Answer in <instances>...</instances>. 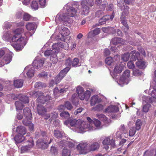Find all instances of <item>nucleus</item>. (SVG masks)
I'll return each mask as SVG.
<instances>
[{
    "label": "nucleus",
    "mask_w": 156,
    "mask_h": 156,
    "mask_svg": "<svg viewBox=\"0 0 156 156\" xmlns=\"http://www.w3.org/2000/svg\"><path fill=\"white\" fill-rule=\"evenodd\" d=\"M44 85L42 82H36L34 85L35 88H41L43 87Z\"/></svg>",
    "instance_id": "obj_56"
},
{
    "label": "nucleus",
    "mask_w": 156,
    "mask_h": 156,
    "mask_svg": "<svg viewBox=\"0 0 156 156\" xmlns=\"http://www.w3.org/2000/svg\"><path fill=\"white\" fill-rule=\"evenodd\" d=\"M51 117L50 118V120L51 121L52 120L56 118L58 116V114L55 112H53L51 113L50 115Z\"/></svg>",
    "instance_id": "obj_54"
},
{
    "label": "nucleus",
    "mask_w": 156,
    "mask_h": 156,
    "mask_svg": "<svg viewBox=\"0 0 156 156\" xmlns=\"http://www.w3.org/2000/svg\"><path fill=\"white\" fill-rule=\"evenodd\" d=\"M54 136L57 138H61L62 137L61 133L58 130H54Z\"/></svg>",
    "instance_id": "obj_44"
},
{
    "label": "nucleus",
    "mask_w": 156,
    "mask_h": 156,
    "mask_svg": "<svg viewBox=\"0 0 156 156\" xmlns=\"http://www.w3.org/2000/svg\"><path fill=\"white\" fill-rule=\"evenodd\" d=\"M70 68L67 67L62 70L55 77V84H58L66 76L67 72L69 70Z\"/></svg>",
    "instance_id": "obj_5"
},
{
    "label": "nucleus",
    "mask_w": 156,
    "mask_h": 156,
    "mask_svg": "<svg viewBox=\"0 0 156 156\" xmlns=\"http://www.w3.org/2000/svg\"><path fill=\"white\" fill-rule=\"evenodd\" d=\"M27 29L29 30H31L34 29L35 24L34 23H29L26 25Z\"/></svg>",
    "instance_id": "obj_35"
},
{
    "label": "nucleus",
    "mask_w": 156,
    "mask_h": 156,
    "mask_svg": "<svg viewBox=\"0 0 156 156\" xmlns=\"http://www.w3.org/2000/svg\"><path fill=\"white\" fill-rule=\"evenodd\" d=\"M84 89L82 87L78 86L77 87L76 92L78 95L84 92Z\"/></svg>",
    "instance_id": "obj_57"
},
{
    "label": "nucleus",
    "mask_w": 156,
    "mask_h": 156,
    "mask_svg": "<svg viewBox=\"0 0 156 156\" xmlns=\"http://www.w3.org/2000/svg\"><path fill=\"white\" fill-rule=\"evenodd\" d=\"M16 43V44L20 47H24L27 42V37L20 36L19 37L16 38L15 41H12Z\"/></svg>",
    "instance_id": "obj_6"
},
{
    "label": "nucleus",
    "mask_w": 156,
    "mask_h": 156,
    "mask_svg": "<svg viewBox=\"0 0 156 156\" xmlns=\"http://www.w3.org/2000/svg\"><path fill=\"white\" fill-rule=\"evenodd\" d=\"M88 144L87 142H82L77 146L76 149L80 154H85L89 152Z\"/></svg>",
    "instance_id": "obj_4"
},
{
    "label": "nucleus",
    "mask_w": 156,
    "mask_h": 156,
    "mask_svg": "<svg viewBox=\"0 0 156 156\" xmlns=\"http://www.w3.org/2000/svg\"><path fill=\"white\" fill-rule=\"evenodd\" d=\"M57 52L53 53L52 55H51L50 57V60L53 63H55L58 61V59L56 55Z\"/></svg>",
    "instance_id": "obj_34"
},
{
    "label": "nucleus",
    "mask_w": 156,
    "mask_h": 156,
    "mask_svg": "<svg viewBox=\"0 0 156 156\" xmlns=\"http://www.w3.org/2000/svg\"><path fill=\"white\" fill-rule=\"evenodd\" d=\"M114 16L112 15H106L105 16H103L99 20V22H102V20H105L106 21L110 19L112 20Z\"/></svg>",
    "instance_id": "obj_25"
},
{
    "label": "nucleus",
    "mask_w": 156,
    "mask_h": 156,
    "mask_svg": "<svg viewBox=\"0 0 156 156\" xmlns=\"http://www.w3.org/2000/svg\"><path fill=\"white\" fill-rule=\"evenodd\" d=\"M37 110L38 114L41 115H44L47 112V109L42 105L39 104L37 106Z\"/></svg>",
    "instance_id": "obj_12"
},
{
    "label": "nucleus",
    "mask_w": 156,
    "mask_h": 156,
    "mask_svg": "<svg viewBox=\"0 0 156 156\" xmlns=\"http://www.w3.org/2000/svg\"><path fill=\"white\" fill-rule=\"evenodd\" d=\"M100 147L99 143L97 142H93L88 146L89 152L98 151Z\"/></svg>",
    "instance_id": "obj_8"
},
{
    "label": "nucleus",
    "mask_w": 156,
    "mask_h": 156,
    "mask_svg": "<svg viewBox=\"0 0 156 156\" xmlns=\"http://www.w3.org/2000/svg\"><path fill=\"white\" fill-rule=\"evenodd\" d=\"M104 15V13L103 11L99 10L96 12L95 16L97 17H100L103 16Z\"/></svg>",
    "instance_id": "obj_53"
},
{
    "label": "nucleus",
    "mask_w": 156,
    "mask_h": 156,
    "mask_svg": "<svg viewBox=\"0 0 156 156\" xmlns=\"http://www.w3.org/2000/svg\"><path fill=\"white\" fill-rule=\"evenodd\" d=\"M64 105L65 108L68 110H71L73 108V106L68 101H66L64 102Z\"/></svg>",
    "instance_id": "obj_41"
},
{
    "label": "nucleus",
    "mask_w": 156,
    "mask_h": 156,
    "mask_svg": "<svg viewBox=\"0 0 156 156\" xmlns=\"http://www.w3.org/2000/svg\"><path fill=\"white\" fill-rule=\"evenodd\" d=\"M70 17L69 14H68L67 13H66V14L62 16V19L63 21L70 22H71V21H70Z\"/></svg>",
    "instance_id": "obj_33"
},
{
    "label": "nucleus",
    "mask_w": 156,
    "mask_h": 156,
    "mask_svg": "<svg viewBox=\"0 0 156 156\" xmlns=\"http://www.w3.org/2000/svg\"><path fill=\"white\" fill-rule=\"evenodd\" d=\"M24 116L28 119H32V114L31 110L29 108L26 107L23 110Z\"/></svg>",
    "instance_id": "obj_18"
},
{
    "label": "nucleus",
    "mask_w": 156,
    "mask_h": 156,
    "mask_svg": "<svg viewBox=\"0 0 156 156\" xmlns=\"http://www.w3.org/2000/svg\"><path fill=\"white\" fill-rule=\"evenodd\" d=\"M98 117L101 121L105 122L108 120V118L106 116L103 114H100L98 115Z\"/></svg>",
    "instance_id": "obj_42"
},
{
    "label": "nucleus",
    "mask_w": 156,
    "mask_h": 156,
    "mask_svg": "<svg viewBox=\"0 0 156 156\" xmlns=\"http://www.w3.org/2000/svg\"><path fill=\"white\" fill-rule=\"evenodd\" d=\"M39 2L41 7V8H44L46 6V0H39Z\"/></svg>",
    "instance_id": "obj_62"
},
{
    "label": "nucleus",
    "mask_w": 156,
    "mask_h": 156,
    "mask_svg": "<svg viewBox=\"0 0 156 156\" xmlns=\"http://www.w3.org/2000/svg\"><path fill=\"white\" fill-rule=\"evenodd\" d=\"M82 14L84 16L88 15L90 12V8L89 7H82Z\"/></svg>",
    "instance_id": "obj_32"
},
{
    "label": "nucleus",
    "mask_w": 156,
    "mask_h": 156,
    "mask_svg": "<svg viewBox=\"0 0 156 156\" xmlns=\"http://www.w3.org/2000/svg\"><path fill=\"white\" fill-rule=\"evenodd\" d=\"M25 117L26 118L23 120L22 122L24 125L27 126L29 125V124L31 123V120L32 119H28L27 117Z\"/></svg>",
    "instance_id": "obj_45"
},
{
    "label": "nucleus",
    "mask_w": 156,
    "mask_h": 156,
    "mask_svg": "<svg viewBox=\"0 0 156 156\" xmlns=\"http://www.w3.org/2000/svg\"><path fill=\"white\" fill-rule=\"evenodd\" d=\"M94 0H83L81 1L82 7H92L94 5Z\"/></svg>",
    "instance_id": "obj_13"
},
{
    "label": "nucleus",
    "mask_w": 156,
    "mask_h": 156,
    "mask_svg": "<svg viewBox=\"0 0 156 156\" xmlns=\"http://www.w3.org/2000/svg\"><path fill=\"white\" fill-rule=\"evenodd\" d=\"M142 126L141 121L140 119H137L136 123V130H139L141 128Z\"/></svg>",
    "instance_id": "obj_40"
},
{
    "label": "nucleus",
    "mask_w": 156,
    "mask_h": 156,
    "mask_svg": "<svg viewBox=\"0 0 156 156\" xmlns=\"http://www.w3.org/2000/svg\"><path fill=\"white\" fill-rule=\"evenodd\" d=\"M111 42L113 44L116 45L119 44H121V45H124V42L123 40L118 37H115L113 38L111 41Z\"/></svg>",
    "instance_id": "obj_19"
},
{
    "label": "nucleus",
    "mask_w": 156,
    "mask_h": 156,
    "mask_svg": "<svg viewBox=\"0 0 156 156\" xmlns=\"http://www.w3.org/2000/svg\"><path fill=\"white\" fill-rule=\"evenodd\" d=\"M15 105L16 109L17 110H22L24 107L22 103L19 101H17L15 102Z\"/></svg>",
    "instance_id": "obj_28"
},
{
    "label": "nucleus",
    "mask_w": 156,
    "mask_h": 156,
    "mask_svg": "<svg viewBox=\"0 0 156 156\" xmlns=\"http://www.w3.org/2000/svg\"><path fill=\"white\" fill-rule=\"evenodd\" d=\"M43 94V93L39 92H37L34 93L36 97H38L37 101L38 103L44 104L46 102L51 99L52 98L50 95H47L46 96H44Z\"/></svg>",
    "instance_id": "obj_3"
},
{
    "label": "nucleus",
    "mask_w": 156,
    "mask_h": 156,
    "mask_svg": "<svg viewBox=\"0 0 156 156\" xmlns=\"http://www.w3.org/2000/svg\"><path fill=\"white\" fill-rule=\"evenodd\" d=\"M96 111H101L103 109V106L101 104H99L94 108Z\"/></svg>",
    "instance_id": "obj_55"
},
{
    "label": "nucleus",
    "mask_w": 156,
    "mask_h": 156,
    "mask_svg": "<svg viewBox=\"0 0 156 156\" xmlns=\"http://www.w3.org/2000/svg\"><path fill=\"white\" fill-rule=\"evenodd\" d=\"M51 153L54 155H56L58 154V150L56 147L54 146H51L50 149Z\"/></svg>",
    "instance_id": "obj_47"
},
{
    "label": "nucleus",
    "mask_w": 156,
    "mask_h": 156,
    "mask_svg": "<svg viewBox=\"0 0 156 156\" xmlns=\"http://www.w3.org/2000/svg\"><path fill=\"white\" fill-rule=\"evenodd\" d=\"M31 17V16L27 13H25L23 15V19L25 21H29Z\"/></svg>",
    "instance_id": "obj_48"
},
{
    "label": "nucleus",
    "mask_w": 156,
    "mask_h": 156,
    "mask_svg": "<svg viewBox=\"0 0 156 156\" xmlns=\"http://www.w3.org/2000/svg\"><path fill=\"white\" fill-rule=\"evenodd\" d=\"M130 54L129 53H125L121 55V59L124 61L126 62L128 61L129 58Z\"/></svg>",
    "instance_id": "obj_29"
},
{
    "label": "nucleus",
    "mask_w": 156,
    "mask_h": 156,
    "mask_svg": "<svg viewBox=\"0 0 156 156\" xmlns=\"http://www.w3.org/2000/svg\"><path fill=\"white\" fill-rule=\"evenodd\" d=\"M19 98V99L24 103H27L29 102V99L28 97L26 96L22 95L21 94L17 96L16 95V98Z\"/></svg>",
    "instance_id": "obj_21"
},
{
    "label": "nucleus",
    "mask_w": 156,
    "mask_h": 156,
    "mask_svg": "<svg viewBox=\"0 0 156 156\" xmlns=\"http://www.w3.org/2000/svg\"><path fill=\"white\" fill-rule=\"evenodd\" d=\"M32 8L34 10H37L38 8V2L35 0H33L31 4Z\"/></svg>",
    "instance_id": "obj_39"
},
{
    "label": "nucleus",
    "mask_w": 156,
    "mask_h": 156,
    "mask_svg": "<svg viewBox=\"0 0 156 156\" xmlns=\"http://www.w3.org/2000/svg\"><path fill=\"white\" fill-rule=\"evenodd\" d=\"M67 13L70 17H73L76 16L77 12L76 10L73 7H69L67 10Z\"/></svg>",
    "instance_id": "obj_16"
},
{
    "label": "nucleus",
    "mask_w": 156,
    "mask_h": 156,
    "mask_svg": "<svg viewBox=\"0 0 156 156\" xmlns=\"http://www.w3.org/2000/svg\"><path fill=\"white\" fill-rule=\"evenodd\" d=\"M146 63L145 61L140 60L136 62V66L140 69H144L146 67Z\"/></svg>",
    "instance_id": "obj_23"
},
{
    "label": "nucleus",
    "mask_w": 156,
    "mask_h": 156,
    "mask_svg": "<svg viewBox=\"0 0 156 156\" xmlns=\"http://www.w3.org/2000/svg\"><path fill=\"white\" fill-rule=\"evenodd\" d=\"M23 81L22 80H16L14 81V85L17 88L21 87L23 85Z\"/></svg>",
    "instance_id": "obj_24"
},
{
    "label": "nucleus",
    "mask_w": 156,
    "mask_h": 156,
    "mask_svg": "<svg viewBox=\"0 0 156 156\" xmlns=\"http://www.w3.org/2000/svg\"><path fill=\"white\" fill-rule=\"evenodd\" d=\"M78 121L76 120L75 119H74L71 120L70 122V124L72 126H75L77 127V125Z\"/></svg>",
    "instance_id": "obj_59"
},
{
    "label": "nucleus",
    "mask_w": 156,
    "mask_h": 156,
    "mask_svg": "<svg viewBox=\"0 0 156 156\" xmlns=\"http://www.w3.org/2000/svg\"><path fill=\"white\" fill-rule=\"evenodd\" d=\"M35 138H39L37 141V146L42 149H45L48 147L52 139L50 135L44 131H41L40 132H36Z\"/></svg>",
    "instance_id": "obj_1"
},
{
    "label": "nucleus",
    "mask_w": 156,
    "mask_h": 156,
    "mask_svg": "<svg viewBox=\"0 0 156 156\" xmlns=\"http://www.w3.org/2000/svg\"><path fill=\"white\" fill-rule=\"evenodd\" d=\"M151 107V105L149 104H147L144 105L143 107L142 112H147Z\"/></svg>",
    "instance_id": "obj_36"
},
{
    "label": "nucleus",
    "mask_w": 156,
    "mask_h": 156,
    "mask_svg": "<svg viewBox=\"0 0 156 156\" xmlns=\"http://www.w3.org/2000/svg\"><path fill=\"white\" fill-rule=\"evenodd\" d=\"M100 29L99 28H96L92 32H90L89 35H91L92 36L98 35L100 33Z\"/></svg>",
    "instance_id": "obj_37"
},
{
    "label": "nucleus",
    "mask_w": 156,
    "mask_h": 156,
    "mask_svg": "<svg viewBox=\"0 0 156 156\" xmlns=\"http://www.w3.org/2000/svg\"><path fill=\"white\" fill-rule=\"evenodd\" d=\"M57 44H55L52 45V50H46L44 52V55L46 56H48L51 55H52L53 53L56 52L58 50V47H57Z\"/></svg>",
    "instance_id": "obj_9"
},
{
    "label": "nucleus",
    "mask_w": 156,
    "mask_h": 156,
    "mask_svg": "<svg viewBox=\"0 0 156 156\" xmlns=\"http://www.w3.org/2000/svg\"><path fill=\"white\" fill-rule=\"evenodd\" d=\"M122 67L119 65H117L114 69V72L116 73H119L122 72Z\"/></svg>",
    "instance_id": "obj_30"
},
{
    "label": "nucleus",
    "mask_w": 156,
    "mask_h": 156,
    "mask_svg": "<svg viewBox=\"0 0 156 156\" xmlns=\"http://www.w3.org/2000/svg\"><path fill=\"white\" fill-rule=\"evenodd\" d=\"M44 63V60L42 59L34 60L33 63V66L34 69H38L43 66Z\"/></svg>",
    "instance_id": "obj_11"
},
{
    "label": "nucleus",
    "mask_w": 156,
    "mask_h": 156,
    "mask_svg": "<svg viewBox=\"0 0 156 156\" xmlns=\"http://www.w3.org/2000/svg\"><path fill=\"white\" fill-rule=\"evenodd\" d=\"M120 21L121 23L125 27L124 29V32L125 33L127 32L128 30L129 29V27L127 23V21L126 20V17H120Z\"/></svg>",
    "instance_id": "obj_15"
},
{
    "label": "nucleus",
    "mask_w": 156,
    "mask_h": 156,
    "mask_svg": "<svg viewBox=\"0 0 156 156\" xmlns=\"http://www.w3.org/2000/svg\"><path fill=\"white\" fill-rule=\"evenodd\" d=\"M98 100V95H94L91 98L90 104L91 106L94 105L97 103Z\"/></svg>",
    "instance_id": "obj_27"
},
{
    "label": "nucleus",
    "mask_w": 156,
    "mask_h": 156,
    "mask_svg": "<svg viewBox=\"0 0 156 156\" xmlns=\"http://www.w3.org/2000/svg\"><path fill=\"white\" fill-rule=\"evenodd\" d=\"M127 66L129 69H133L135 67L134 63L132 61H129L127 63Z\"/></svg>",
    "instance_id": "obj_58"
},
{
    "label": "nucleus",
    "mask_w": 156,
    "mask_h": 156,
    "mask_svg": "<svg viewBox=\"0 0 156 156\" xmlns=\"http://www.w3.org/2000/svg\"><path fill=\"white\" fill-rule=\"evenodd\" d=\"M60 116L63 118L68 119L70 117L69 113L67 112L64 111L60 114Z\"/></svg>",
    "instance_id": "obj_31"
},
{
    "label": "nucleus",
    "mask_w": 156,
    "mask_h": 156,
    "mask_svg": "<svg viewBox=\"0 0 156 156\" xmlns=\"http://www.w3.org/2000/svg\"><path fill=\"white\" fill-rule=\"evenodd\" d=\"M4 59L7 63H9L12 59L11 55L10 54L6 55L5 57H4Z\"/></svg>",
    "instance_id": "obj_43"
},
{
    "label": "nucleus",
    "mask_w": 156,
    "mask_h": 156,
    "mask_svg": "<svg viewBox=\"0 0 156 156\" xmlns=\"http://www.w3.org/2000/svg\"><path fill=\"white\" fill-rule=\"evenodd\" d=\"M16 132L20 135L23 136L26 134V128L23 126H19L16 128Z\"/></svg>",
    "instance_id": "obj_17"
},
{
    "label": "nucleus",
    "mask_w": 156,
    "mask_h": 156,
    "mask_svg": "<svg viewBox=\"0 0 156 156\" xmlns=\"http://www.w3.org/2000/svg\"><path fill=\"white\" fill-rule=\"evenodd\" d=\"M112 58L111 57L107 58L105 60V63L108 65H111L112 63Z\"/></svg>",
    "instance_id": "obj_50"
},
{
    "label": "nucleus",
    "mask_w": 156,
    "mask_h": 156,
    "mask_svg": "<svg viewBox=\"0 0 156 156\" xmlns=\"http://www.w3.org/2000/svg\"><path fill=\"white\" fill-rule=\"evenodd\" d=\"M13 32L14 35L12 38V41H15L16 38L19 37L20 35L24 32V29L22 28H18L13 30Z\"/></svg>",
    "instance_id": "obj_7"
},
{
    "label": "nucleus",
    "mask_w": 156,
    "mask_h": 156,
    "mask_svg": "<svg viewBox=\"0 0 156 156\" xmlns=\"http://www.w3.org/2000/svg\"><path fill=\"white\" fill-rule=\"evenodd\" d=\"M142 73L139 69H135L133 71V74L134 76H140Z\"/></svg>",
    "instance_id": "obj_52"
},
{
    "label": "nucleus",
    "mask_w": 156,
    "mask_h": 156,
    "mask_svg": "<svg viewBox=\"0 0 156 156\" xmlns=\"http://www.w3.org/2000/svg\"><path fill=\"white\" fill-rule=\"evenodd\" d=\"M53 95L55 98H57L60 96V94L58 88L56 87L53 90Z\"/></svg>",
    "instance_id": "obj_38"
},
{
    "label": "nucleus",
    "mask_w": 156,
    "mask_h": 156,
    "mask_svg": "<svg viewBox=\"0 0 156 156\" xmlns=\"http://www.w3.org/2000/svg\"><path fill=\"white\" fill-rule=\"evenodd\" d=\"M14 140L16 143H20L23 140L25 141L26 145L22 147L21 150L23 152L29 150L34 145L33 138L30 137L28 134L25 137L21 135H16L14 137Z\"/></svg>",
    "instance_id": "obj_2"
},
{
    "label": "nucleus",
    "mask_w": 156,
    "mask_h": 156,
    "mask_svg": "<svg viewBox=\"0 0 156 156\" xmlns=\"http://www.w3.org/2000/svg\"><path fill=\"white\" fill-rule=\"evenodd\" d=\"M129 7L126 6L125 7L120 17H126V16H128L129 14Z\"/></svg>",
    "instance_id": "obj_26"
},
{
    "label": "nucleus",
    "mask_w": 156,
    "mask_h": 156,
    "mask_svg": "<svg viewBox=\"0 0 156 156\" xmlns=\"http://www.w3.org/2000/svg\"><path fill=\"white\" fill-rule=\"evenodd\" d=\"M129 70L128 69L126 70L123 72L122 76L120 78V80L123 82H125L126 79L129 78Z\"/></svg>",
    "instance_id": "obj_20"
},
{
    "label": "nucleus",
    "mask_w": 156,
    "mask_h": 156,
    "mask_svg": "<svg viewBox=\"0 0 156 156\" xmlns=\"http://www.w3.org/2000/svg\"><path fill=\"white\" fill-rule=\"evenodd\" d=\"M102 143L104 145H110L112 147H114L115 145L114 140L112 139L110 140L109 137L105 138L103 140Z\"/></svg>",
    "instance_id": "obj_14"
},
{
    "label": "nucleus",
    "mask_w": 156,
    "mask_h": 156,
    "mask_svg": "<svg viewBox=\"0 0 156 156\" xmlns=\"http://www.w3.org/2000/svg\"><path fill=\"white\" fill-rule=\"evenodd\" d=\"M34 74V70L33 69H30L28 71L27 75L28 77H31L33 76Z\"/></svg>",
    "instance_id": "obj_46"
},
{
    "label": "nucleus",
    "mask_w": 156,
    "mask_h": 156,
    "mask_svg": "<svg viewBox=\"0 0 156 156\" xmlns=\"http://www.w3.org/2000/svg\"><path fill=\"white\" fill-rule=\"evenodd\" d=\"M72 66H75L78 64L79 62V60L76 58H75L72 61Z\"/></svg>",
    "instance_id": "obj_60"
},
{
    "label": "nucleus",
    "mask_w": 156,
    "mask_h": 156,
    "mask_svg": "<svg viewBox=\"0 0 156 156\" xmlns=\"http://www.w3.org/2000/svg\"><path fill=\"white\" fill-rule=\"evenodd\" d=\"M124 2H125L124 0H117V5L119 7H122L124 6Z\"/></svg>",
    "instance_id": "obj_61"
},
{
    "label": "nucleus",
    "mask_w": 156,
    "mask_h": 156,
    "mask_svg": "<svg viewBox=\"0 0 156 156\" xmlns=\"http://www.w3.org/2000/svg\"><path fill=\"white\" fill-rule=\"evenodd\" d=\"M151 95L153 98L156 96V84H155V86L154 87V90L152 91Z\"/></svg>",
    "instance_id": "obj_64"
},
{
    "label": "nucleus",
    "mask_w": 156,
    "mask_h": 156,
    "mask_svg": "<svg viewBox=\"0 0 156 156\" xmlns=\"http://www.w3.org/2000/svg\"><path fill=\"white\" fill-rule=\"evenodd\" d=\"M119 111L118 108L116 106L111 105L106 108L103 112L105 113L117 112Z\"/></svg>",
    "instance_id": "obj_10"
},
{
    "label": "nucleus",
    "mask_w": 156,
    "mask_h": 156,
    "mask_svg": "<svg viewBox=\"0 0 156 156\" xmlns=\"http://www.w3.org/2000/svg\"><path fill=\"white\" fill-rule=\"evenodd\" d=\"M62 156H70L69 151L67 149H64L63 150Z\"/></svg>",
    "instance_id": "obj_49"
},
{
    "label": "nucleus",
    "mask_w": 156,
    "mask_h": 156,
    "mask_svg": "<svg viewBox=\"0 0 156 156\" xmlns=\"http://www.w3.org/2000/svg\"><path fill=\"white\" fill-rule=\"evenodd\" d=\"M62 31H60V33L63 37L68 36L70 34V31L67 28L63 26L62 27Z\"/></svg>",
    "instance_id": "obj_22"
},
{
    "label": "nucleus",
    "mask_w": 156,
    "mask_h": 156,
    "mask_svg": "<svg viewBox=\"0 0 156 156\" xmlns=\"http://www.w3.org/2000/svg\"><path fill=\"white\" fill-rule=\"evenodd\" d=\"M65 64L67 66H72V62L71 58H69L67 59L66 61Z\"/></svg>",
    "instance_id": "obj_63"
},
{
    "label": "nucleus",
    "mask_w": 156,
    "mask_h": 156,
    "mask_svg": "<svg viewBox=\"0 0 156 156\" xmlns=\"http://www.w3.org/2000/svg\"><path fill=\"white\" fill-rule=\"evenodd\" d=\"M136 129L134 127H132L129 131V136H133L135 134Z\"/></svg>",
    "instance_id": "obj_51"
}]
</instances>
